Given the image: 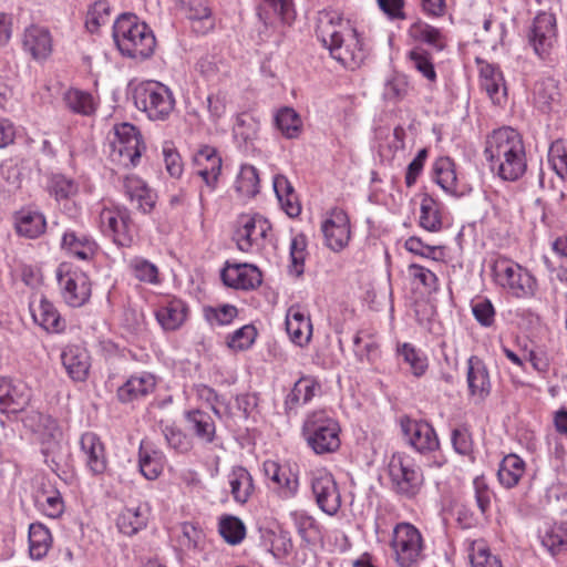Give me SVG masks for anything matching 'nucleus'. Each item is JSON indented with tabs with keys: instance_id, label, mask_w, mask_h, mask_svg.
<instances>
[{
	"instance_id": "473e14b6",
	"label": "nucleus",
	"mask_w": 567,
	"mask_h": 567,
	"mask_svg": "<svg viewBox=\"0 0 567 567\" xmlns=\"http://www.w3.org/2000/svg\"><path fill=\"white\" fill-rule=\"evenodd\" d=\"M187 307L179 299H172L156 311V318L165 330H176L185 321Z\"/></svg>"
},
{
	"instance_id": "a19ab883",
	"label": "nucleus",
	"mask_w": 567,
	"mask_h": 567,
	"mask_svg": "<svg viewBox=\"0 0 567 567\" xmlns=\"http://www.w3.org/2000/svg\"><path fill=\"white\" fill-rule=\"evenodd\" d=\"M147 524V517L140 507L136 508H124L116 519V526L118 530L126 535L133 536Z\"/></svg>"
},
{
	"instance_id": "a18cd8bd",
	"label": "nucleus",
	"mask_w": 567,
	"mask_h": 567,
	"mask_svg": "<svg viewBox=\"0 0 567 567\" xmlns=\"http://www.w3.org/2000/svg\"><path fill=\"white\" fill-rule=\"evenodd\" d=\"M259 175L252 165H243L236 179V190L244 197H254L259 193Z\"/></svg>"
},
{
	"instance_id": "b1692460",
	"label": "nucleus",
	"mask_w": 567,
	"mask_h": 567,
	"mask_svg": "<svg viewBox=\"0 0 567 567\" xmlns=\"http://www.w3.org/2000/svg\"><path fill=\"white\" fill-rule=\"evenodd\" d=\"M30 310L34 322L41 326L49 332H59L63 330L64 322L62 321L58 310L45 298L41 297L40 300L30 303Z\"/></svg>"
},
{
	"instance_id": "1a4fd4ad",
	"label": "nucleus",
	"mask_w": 567,
	"mask_h": 567,
	"mask_svg": "<svg viewBox=\"0 0 567 567\" xmlns=\"http://www.w3.org/2000/svg\"><path fill=\"white\" fill-rule=\"evenodd\" d=\"M400 426L404 440L419 453H430L439 449L440 442L431 424L413 420L409 416L400 419Z\"/></svg>"
},
{
	"instance_id": "2eb2a0df",
	"label": "nucleus",
	"mask_w": 567,
	"mask_h": 567,
	"mask_svg": "<svg viewBox=\"0 0 567 567\" xmlns=\"http://www.w3.org/2000/svg\"><path fill=\"white\" fill-rule=\"evenodd\" d=\"M31 389L20 380L0 378V412L19 413L30 403Z\"/></svg>"
},
{
	"instance_id": "6e6552de",
	"label": "nucleus",
	"mask_w": 567,
	"mask_h": 567,
	"mask_svg": "<svg viewBox=\"0 0 567 567\" xmlns=\"http://www.w3.org/2000/svg\"><path fill=\"white\" fill-rule=\"evenodd\" d=\"M391 545L400 567H412L422 556L423 539L421 533L411 524L401 523L396 525Z\"/></svg>"
},
{
	"instance_id": "338daca9",
	"label": "nucleus",
	"mask_w": 567,
	"mask_h": 567,
	"mask_svg": "<svg viewBox=\"0 0 567 567\" xmlns=\"http://www.w3.org/2000/svg\"><path fill=\"white\" fill-rule=\"evenodd\" d=\"M410 276L413 279L420 281L425 288L430 290H436L437 288V278L434 272L424 268L420 265L412 264L409 266Z\"/></svg>"
},
{
	"instance_id": "412c9836",
	"label": "nucleus",
	"mask_w": 567,
	"mask_h": 567,
	"mask_svg": "<svg viewBox=\"0 0 567 567\" xmlns=\"http://www.w3.org/2000/svg\"><path fill=\"white\" fill-rule=\"evenodd\" d=\"M286 330L292 342L306 346L312 334L310 318L305 315L299 306H291L286 316Z\"/></svg>"
},
{
	"instance_id": "9d476101",
	"label": "nucleus",
	"mask_w": 567,
	"mask_h": 567,
	"mask_svg": "<svg viewBox=\"0 0 567 567\" xmlns=\"http://www.w3.org/2000/svg\"><path fill=\"white\" fill-rule=\"evenodd\" d=\"M58 280L64 301L71 307L85 305L91 297V282L89 277L80 270L58 271Z\"/></svg>"
},
{
	"instance_id": "4468645a",
	"label": "nucleus",
	"mask_w": 567,
	"mask_h": 567,
	"mask_svg": "<svg viewBox=\"0 0 567 567\" xmlns=\"http://www.w3.org/2000/svg\"><path fill=\"white\" fill-rule=\"evenodd\" d=\"M21 43L23 51L38 62L45 61L53 51V39L50 30L37 23L24 28Z\"/></svg>"
},
{
	"instance_id": "c9c22d12",
	"label": "nucleus",
	"mask_w": 567,
	"mask_h": 567,
	"mask_svg": "<svg viewBox=\"0 0 567 567\" xmlns=\"http://www.w3.org/2000/svg\"><path fill=\"white\" fill-rule=\"evenodd\" d=\"M524 472V461L515 454H509L501 462L497 476L503 486L511 488L518 483Z\"/></svg>"
},
{
	"instance_id": "4d7b16f0",
	"label": "nucleus",
	"mask_w": 567,
	"mask_h": 567,
	"mask_svg": "<svg viewBox=\"0 0 567 567\" xmlns=\"http://www.w3.org/2000/svg\"><path fill=\"white\" fill-rule=\"evenodd\" d=\"M110 6L106 1H96L87 11L86 28L94 32L109 21Z\"/></svg>"
},
{
	"instance_id": "37998d69",
	"label": "nucleus",
	"mask_w": 567,
	"mask_h": 567,
	"mask_svg": "<svg viewBox=\"0 0 567 567\" xmlns=\"http://www.w3.org/2000/svg\"><path fill=\"white\" fill-rule=\"evenodd\" d=\"M275 124L287 138H296L302 130V120L295 109H278Z\"/></svg>"
},
{
	"instance_id": "7c9ffc66",
	"label": "nucleus",
	"mask_w": 567,
	"mask_h": 567,
	"mask_svg": "<svg viewBox=\"0 0 567 567\" xmlns=\"http://www.w3.org/2000/svg\"><path fill=\"white\" fill-rule=\"evenodd\" d=\"M61 247L81 260H89L94 256L97 246L89 236L70 230L64 233Z\"/></svg>"
},
{
	"instance_id": "69168bd1",
	"label": "nucleus",
	"mask_w": 567,
	"mask_h": 567,
	"mask_svg": "<svg viewBox=\"0 0 567 567\" xmlns=\"http://www.w3.org/2000/svg\"><path fill=\"white\" fill-rule=\"evenodd\" d=\"M452 444L461 455H470L473 452V442L471 433L466 427H458L452 432Z\"/></svg>"
},
{
	"instance_id": "8fccbe9b",
	"label": "nucleus",
	"mask_w": 567,
	"mask_h": 567,
	"mask_svg": "<svg viewBox=\"0 0 567 567\" xmlns=\"http://www.w3.org/2000/svg\"><path fill=\"white\" fill-rule=\"evenodd\" d=\"M420 225L429 231H437L442 227L439 205L429 195H424L421 202Z\"/></svg>"
},
{
	"instance_id": "bf43d9fd",
	"label": "nucleus",
	"mask_w": 567,
	"mask_h": 567,
	"mask_svg": "<svg viewBox=\"0 0 567 567\" xmlns=\"http://www.w3.org/2000/svg\"><path fill=\"white\" fill-rule=\"evenodd\" d=\"M255 337L256 329L254 326H244L228 338L227 344L234 350H244L252 344Z\"/></svg>"
},
{
	"instance_id": "7ed1b4c3",
	"label": "nucleus",
	"mask_w": 567,
	"mask_h": 567,
	"mask_svg": "<svg viewBox=\"0 0 567 567\" xmlns=\"http://www.w3.org/2000/svg\"><path fill=\"white\" fill-rule=\"evenodd\" d=\"M113 39L118 51L132 59H148L156 47L153 30L134 13H122L115 20Z\"/></svg>"
},
{
	"instance_id": "72a5a7b5",
	"label": "nucleus",
	"mask_w": 567,
	"mask_h": 567,
	"mask_svg": "<svg viewBox=\"0 0 567 567\" xmlns=\"http://www.w3.org/2000/svg\"><path fill=\"white\" fill-rule=\"evenodd\" d=\"M319 389L320 385L315 379L309 377L300 378L286 398V412L289 413V411L293 410L300 402L303 404L308 403Z\"/></svg>"
},
{
	"instance_id": "dca6fc26",
	"label": "nucleus",
	"mask_w": 567,
	"mask_h": 567,
	"mask_svg": "<svg viewBox=\"0 0 567 567\" xmlns=\"http://www.w3.org/2000/svg\"><path fill=\"white\" fill-rule=\"evenodd\" d=\"M135 106H159L175 104L172 90L157 81H146L136 85L132 91Z\"/></svg>"
},
{
	"instance_id": "f3484780",
	"label": "nucleus",
	"mask_w": 567,
	"mask_h": 567,
	"mask_svg": "<svg viewBox=\"0 0 567 567\" xmlns=\"http://www.w3.org/2000/svg\"><path fill=\"white\" fill-rule=\"evenodd\" d=\"M221 279L228 287L249 290L261 285L260 270L249 264L227 265L221 271Z\"/></svg>"
},
{
	"instance_id": "393cba45",
	"label": "nucleus",
	"mask_w": 567,
	"mask_h": 567,
	"mask_svg": "<svg viewBox=\"0 0 567 567\" xmlns=\"http://www.w3.org/2000/svg\"><path fill=\"white\" fill-rule=\"evenodd\" d=\"M28 425L39 435L47 450L52 449L61 439L62 432L54 419L42 413H33L27 419Z\"/></svg>"
},
{
	"instance_id": "e433bc0d",
	"label": "nucleus",
	"mask_w": 567,
	"mask_h": 567,
	"mask_svg": "<svg viewBox=\"0 0 567 567\" xmlns=\"http://www.w3.org/2000/svg\"><path fill=\"white\" fill-rule=\"evenodd\" d=\"M230 492L238 503H246L254 491L252 478L244 467H236L229 475Z\"/></svg>"
},
{
	"instance_id": "423d86ee",
	"label": "nucleus",
	"mask_w": 567,
	"mask_h": 567,
	"mask_svg": "<svg viewBox=\"0 0 567 567\" xmlns=\"http://www.w3.org/2000/svg\"><path fill=\"white\" fill-rule=\"evenodd\" d=\"M493 274L497 284L517 298L533 297L537 290L535 277L509 259L495 260Z\"/></svg>"
},
{
	"instance_id": "79ce46f5",
	"label": "nucleus",
	"mask_w": 567,
	"mask_h": 567,
	"mask_svg": "<svg viewBox=\"0 0 567 567\" xmlns=\"http://www.w3.org/2000/svg\"><path fill=\"white\" fill-rule=\"evenodd\" d=\"M50 530L42 524H31L29 527V551L35 559L44 557L51 546Z\"/></svg>"
},
{
	"instance_id": "680f3d73",
	"label": "nucleus",
	"mask_w": 567,
	"mask_h": 567,
	"mask_svg": "<svg viewBox=\"0 0 567 567\" xmlns=\"http://www.w3.org/2000/svg\"><path fill=\"white\" fill-rule=\"evenodd\" d=\"M472 312L475 319L484 327L494 323L495 309L488 299H477L472 303Z\"/></svg>"
},
{
	"instance_id": "603ef678",
	"label": "nucleus",
	"mask_w": 567,
	"mask_h": 567,
	"mask_svg": "<svg viewBox=\"0 0 567 567\" xmlns=\"http://www.w3.org/2000/svg\"><path fill=\"white\" fill-rule=\"evenodd\" d=\"M437 184L446 192L456 193V173L450 158H440L435 164Z\"/></svg>"
},
{
	"instance_id": "aec40b11",
	"label": "nucleus",
	"mask_w": 567,
	"mask_h": 567,
	"mask_svg": "<svg viewBox=\"0 0 567 567\" xmlns=\"http://www.w3.org/2000/svg\"><path fill=\"white\" fill-rule=\"evenodd\" d=\"M194 162L202 166L198 175L203 178L207 187L212 190L217 185L218 177L221 172V158L218 156L216 150L212 146H203L195 155Z\"/></svg>"
},
{
	"instance_id": "4be33fe9",
	"label": "nucleus",
	"mask_w": 567,
	"mask_h": 567,
	"mask_svg": "<svg viewBox=\"0 0 567 567\" xmlns=\"http://www.w3.org/2000/svg\"><path fill=\"white\" fill-rule=\"evenodd\" d=\"M155 385V378L151 373L132 375L117 389V398L122 403H130L153 392Z\"/></svg>"
},
{
	"instance_id": "ea45409f",
	"label": "nucleus",
	"mask_w": 567,
	"mask_h": 567,
	"mask_svg": "<svg viewBox=\"0 0 567 567\" xmlns=\"http://www.w3.org/2000/svg\"><path fill=\"white\" fill-rule=\"evenodd\" d=\"M467 383L472 395L483 399L489 393L488 373L478 361L474 364L473 358L468 360Z\"/></svg>"
},
{
	"instance_id": "f257e3e1",
	"label": "nucleus",
	"mask_w": 567,
	"mask_h": 567,
	"mask_svg": "<svg viewBox=\"0 0 567 567\" xmlns=\"http://www.w3.org/2000/svg\"><path fill=\"white\" fill-rule=\"evenodd\" d=\"M316 35L330 55L346 69L360 68L368 56L357 30L338 11L322 10L318 13Z\"/></svg>"
},
{
	"instance_id": "0eeeda50",
	"label": "nucleus",
	"mask_w": 567,
	"mask_h": 567,
	"mask_svg": "<svg viewBox=\"0 0 567 567\" xmlns=\"http://www.w3.org/2000/svg\"><path fill=\"white\" fill-rule=\"evenodd\" d=\"M392 488L405 497L415 496L423 483V475L413 460L405 454L394 453L388 465Z\"/></svg>"
},
{
	"instance_id": "e2e57ef3",
	"label": "nucleus",
	"mask_w": 567,
	"mask_h": 567,
	"mask_svg": "<svg viewBox=\"0 0 567 567\" xmlns=\"http://www.w3.org/2000/svg\"><path fill=\"white\" fill-rule=\"evenodd\" d=\"M237 313V308L231 305H224L218 308L209 307L205 309V316L207 320L212 323L216 322L220 326L230 323Z\"/></svg>"
},
{
	"instance_id": "49530a36",
	"label": "nucleus",
	"mask_w": 567,
	"mask_h": 567,
	"mask_svg": "<svg viewBox=\"0 0 567 567\" xmlns=\"http://www.w3.org/2000/svg\"><path fill=\"white\" fill-rule=\"evenodd\" d=\"M468 550L472 567H502L499 558L491 553L484 540H473Z\"/></svg>"
},
{
	"instance_id": "9b49d317",
	"label": "nucleus",
	"mask_w": 567,
	"mask_h": 567,
	"mask_svg": "<svg viewBox=\"0 0 567 567\" xmlns=\"http://www.w3.org/2000/svg\"><path fill=\"white\" fill-rule=\"evenodd\" d=\"M131 217L126 209L104 208L100 213V226L102 231L111 236L113 241L122 247H128L133 243Z\"/></svg>"
},
{
	"instance_id": "0e129e2a",
	"label": "nucleus",
	"mask_w": 567,
	"mask_h": 567,
	"mask_svg": "<svg viewBox=\"0 0 567 567\" xmlns=\"http://www.w3.org/2000/svg\"><path fill=\"white\" fill-rule=\"evenodd\" d=\"M164 434L168 445L175 451L186 453L192 449V441L179 430L166 426Z\"/></svg>"
},
{
	"instance_id": "6e6d98bb",
	"label": "nucleus",
	"mask_w": 567,
	"mask_h": 567,
	"mask_svg": "<svg viewBox=\"0 0 567 567\" xmlns=\"http://www.w3.org/2000/svg\"><path fill=\"white\" fill-rule=\"evenodd\" d=\"M399 352L403 357L404 361L410 365L413 375L419 378L425 373L427 369V359L416 351L415 348L409 343H404L399 349Z\"/></svg>"
},
{
	"instance_id": "3c124183",
	"label": "nucleus",
	"mask_w": 567,
	"mask_h": 567,
	"mask_svg": "<svg viewBox=\"0 0 567 567\" xmlns=\"http://www.w3.org/2000/svg\"><path fill=\"white\" fill-rule=\"evenodd\" d=\"M542 544L551 555L567 550V524H556L550 527L542 537Z\"/></svg>"
},
{
	"instance_id": "c03bdc74",
	"label": "nucleus",
	"mask_w": 567,
	"mask_h": 567,
	"mask_svg": "<svg viewBox=\"0 0 567 567\" xmlns=\"http://www.w3.org/2000/svg\"><path fill=\"white\" fill-rule=\"evenodd\" d=\"M190 430L205 442H212L215 435V424L212 416L200 410L190 411L186 414Z\"/></svg>"
},
{
	"instance_id": "864d4df0",
	"label": "nucleus",
	"mask_w": 567,
	"mask_h": 567,
	"mask_svg": "<svg viewBox=\"0 0 567 567\" xmlns=\"http://www.w3.org/2000/svg\"><path fill=\"white\" fill-rule=\"evenodd\" d=\"M306 237L302 234L295 236L290 243V258L291 265L289 266L290 274L300 277L303 274V265L306 257Z\"/></svg>"
},
{
	"instance_id": "a878e982",
	"label": "nucleus",
	"mask_w": 567,
	"mask_h": 567,
	"mask_svg": "<svg viewBox=\"0 0 567 567\" xmlns=\"http://www.w3.org/2000/svg\"><path fill=\"white\" fill-rule=\"evenodd\" d=\"M480 74L482 87L486 91L493 104H506L507 93L501 72L494 65L484 63L481 65Z\"/></svg>"
},
{
	"instance_id": "f704fd0d",
	"label": "nucleus",
	"mask_w": 567,
	"mask_h": 567,
	"mask_svg": "<svg viewBox=\"0 0 567 567\" xmlns=\"http://www.w3.org/2000/svg\"><path fill=\"white\" fill-rule=\"evenodd\" d=\"M182 4L187 18L194 21L193 29L196 32L204 33L205 30L213 28L207 0H182Z\"/></svg>"
},
{
	"instance_id": "2f4dec72",
	"label": "nucleus",
	"mask_w": 567,
	"mask_h": 567,
	"mask_svg": "<svg viewBox=\"0 0 567 567\" xmlns=\"http://www.w3.org/2000/svg\"><path fill=\"white\" fill-rule=\"evenodd\" d=\"M259 17L266 23H271L274 20L290 23L295 19L291 0H261Z\"/></svg>"
},
{
	"instance_id": "13d9d810",
	"label": "nucleus",
	"mask_w": 567,
	"mask_h": 567,
	"mask_svg": "<svg viewBox=\"0 0 567 567\" xmlns=\"http://www.w3.org/2000/svg\"><path fill=\"white\" fill-rule=\"evenodd\" d=\"M548 159L557 175L567 178V151L560 141L551 143Z\"/></svg>"
},
{
	"instance_id": "09e8293b",
	"label": "nucleus",
	"mask_w": 567,
	"mask_h": 567,
	"mask_svg": "<svg viewBox=\"0 0 567 567\" xmlns=\"http://www.w3.org/2000/svg\"><path fill=\"white\" fill-rule=\"evenodd\" d=\"M408 59L412 68L422 74L430 82H435L436 72L432 62L431 54L424 49L416 47L408 53Z\"/></svg>"
},
{
	"instance_id": "ddd939ff",
	"label": "nucleus",
	"mask_w": 567,
	"mask_h": 567,
	"mask_svg": "<svg viewBox=\"0 0 567 567\" xmlns=\"http://www.w3.org/2000/svg\"><path fill=\"white\" fill-rule=\"evenodd\" d=\"M311 491L318 507L334 515L341 507V495L332 474L318 472L311 480Z\"/></svg>"
},
{
	"instance_id": "cd10ccee",
	"label": "nucleus",
	"mask_w": 567,
	"mask_h": 567,
	"mask_svg": "<svg viewBox=\"0 0 567 567\" xmlns=\"http://www.w3.org/2000/svg\"><path fill=\"white\" fill-rule=\"evenodd\" d=\"M81 449L86 455V463L94 474H101L106 468L104 446L100 437L91 432L81 436Z\"/></svg>"
},
{
	"instance_id": "39448f33",
	"label": "nucleus",
	"mask_w": 567,
	"mask_h": 567,
	"mask_svg": "<svg viewBox=\"0 0 567 567\" xmlns=\"http://www.w3.org/2000/svg\"><path fill=\"white\" fill-rule=\"evenodd\" d=\"M145 151L142 136L130 123L114 126V136L110 141V158L124 167L136 166Z\"/></svg>"
},
{
	"instance_id": "4c0bfd02",
	"label": "nucleus",
	"mask_w": 567,
	"mask_h": 567,
	"mask_svg": "<svg viewBox=\"0 0 567 567\" xmlns=\"http://www.w3.org/2000/svg\"><path fill=\"white\" fill-rule=\"evenodd\" d=\"M163 455L161 452L148 449L141 443L138 452V466L142 475L147 480H156L163 471Z\"/></svg>"
},
{
	"instance_id": "5fc2aeb1",
	"label": "nucleus",
	"mask_w": 567,
	"mask_h": 567,
	"mask_svg": "<svg viewBox=\"0 0 567 567\" xmlns=\"http://www.w3.org/2000/svg\"><path fill=\"white\" fill-rule=\"evenodd\" d=\"M130 268L137 280L148 284L158 282V269L148 260L136 257L131 260Z\"/></svg>"
},
{
	"instance_id": "774afa93",
	"label": "nucleus",
	"mask_w": 567,
	"mask_h": 567,
	"mask_svg": "<svg viewBox=\"0 0 567 567\" xmlns=\"http://www.w3.org/2000/svg\"><path fill=\"white\" fill-rule=\"evenodd\" d=\"M163 155L167 173L172 177H179L183 173V163L178 152L172 147L164 146Z\"/></svg>"
},
{
	"instance_id": "c756f323",
	"label": "nucleus",
	"mask_w": 567,
	"mask_h": 567,
	"mask_svg": "<svg viewBox=\"0 0 567 567\" xmlns=\"http://www.w3.org/2000/svg\"><path fill=\"white\" fill-rule=\"evenodd\" d=\"M14 225L18 235L34 239L44 234L47 221L41 213L21 210L14 217Z\"/></svg>"
},
{
	"instance_id": "052dcab7",
	"label": "nucleus",
	"mask_w": 567,
	"mask_h": 567,
	"mask_svg": "<svg viewBox=\"0 0 567 567\" xmlns=\"http://www.w3.org/2000/svg\"><path fill=\"white\" fill-rule=\"evenodd\" d=\"M50 189L51 193L55 196L56 200L70 199L78 192V187L73 181L62 175L53 176L51 179Z\"/></svg>"
},
{
	"instance_id": "c85d7f7f",
	"label": "nucleus",
	"mask_w": 567,
	"mask_h": 567,
	"mask_svg": "<svg viewBox=\"0 0 567 567\" xmlns=\"http://www.w3.org/2000/svg\"><path fill=\"white\" fill-rule=\"evenodd\" d=\"M269 225L260 217L248 218L241 229L237 230V246L241 251H248L254 243L266 237Z\"/></svg>"
},
{
	"instance_id": "20e7f679",
	"label": "nucleus",
	"mask_w": 567,
	"mask_h": 567,
	"mask_svg": "<svg viewBox=\"0 0 567 567\" xmlns=\"http://www.w3.org/2000/svg\"><path fill=\"white\" fill-rule=\"evenodd\" d=\"M340 426L324 411H316L307 416L302 425V435L316 454L337 451L340 446Z\"/></svg>"
},
{
	"instance_id": "f03ea898",
	"label": "nucleus",
	"mask_w": 567,
	"mask_h": 567,
	"mask_svg": "<svg viewBox=\"0 0 567 567\" xmlns=\"http://www.w3.org/2000/svg\"><path fill=\"white\" fill-rule=\"evenodd\" d=\"M484 156L491 169L505 181H516L526 171L525 146L520 134L504 126L486 136Z\"/></svg>"
},
{
	"instance_id": "5701e85b",
	"label": "nucleus",
	"mask_w": 567,
	"mask_h": 567,
	"mask_svg": "<svg viewBox=\"0 0 567 567\" xmlns=\"http://www.w3.org/2000/svg\"><path fill=\"white\" fill-rule=\"evenodd\" d=\"M62 364L74 381H84L90 369L87 351L80 346H68L61 354Z\"/></svg>"
},
{
	"instance_id": "58836bf2",
	"label": "nucleus",
	"mask_w": 567,
	"mask_h": 567,
	"mask_svg": "<svg viewBox=\"0 0 567 567\" xmlns=\"http://www.w3.org/2000/svg\"><path fill=\"white\" fill-rule=\"evenodd\" d=\"M409 33L414 40L424 42L437 51H442L446 45V39L441 30L422 21L413 23Z\"/></svg>"
},
{
	"instance_id": "de8ad7c7",
	"label": "nucleus",
	"mask_w": 567,
	"mask_h": 567,
	"mask_svg": "<svg viewBox=\"0 0 567 567\" xmlns=\"http://www.w3.org/2000/svg\"><path fill=\"white\" fill-rule=\"evenodd\" d=\"M218 529L225 542L230 545L241 543L246 536L244 523L238 517L231 515H225L220 518Z\"/></svg>"
},
{
	"instance_id": "bb28decb",
	"label": "nucleus",
	"mask_w": 567,
	"mask_h": 567,
	"mask_svg": "<svg viewBox=\"0 0 567 567\" xmlns=\"http://www.w3.org/2000/svg\"><path fill=\"white\" fill-rule=\"evenodd\" d=\"M123 187L125 195L132 203L137 204V208L146 214L155 205V199L152 190L147 187L144 181L135 175H130L124 178Z\"/></svg>"
},
{
	"instance_id": "6ab92c4d",
	"label": "nucleus",
	"mask_w": 567,
	"mask_h": 567,
	"mask_svg": "<svg viewBox=\"0 0 567 567\" xmlns=\"http://www.w3.org/2000/svg\"><path fill=\"white\" fill-rule=\"evenodd\" d=\"M264 471L266 476L276 484V493L279 497L289 499L297 495L299 481L297 474L290 468L281 466L275 461H266Z\"/></svg>"
},
{
	"instance_id": "f8f14e48",
	"label": "nucleus",
	"mask_w": 567,
	"mask_h": 567,
	"mask_svg": "<svg viewBox=\"0 0 567 567\" xmlns=\"http://www.w3.org/2000/svg\"><path fill=\"white\" fill-rule=\"evenodd\" d=\"M528 40L534 52L542 59L546 58L557 41L555 16L549 12L538 13L534 19Z\"/></svg>"
},
{
	"instance_id": "a211bd4d",
	"label": "nucleus",
	"mask_w": 567,
	"mask_h": 567,
	"mask_svg": "<svg viewBox=\"0 0 567 567\" xmlns=\"http://www.w3.org/2000/svg\"><path fill=\"white\" fill-rule=\"evenodd\" d=\"M321 229L330 249L339 251L348 245L350 227L344 212L333 210L331 217L323 221Z\"/></svg>"
}]
</instances>
